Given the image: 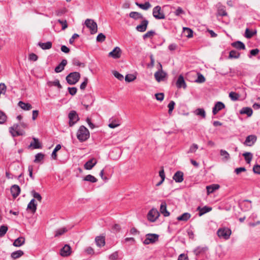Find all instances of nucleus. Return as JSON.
I'll list each match as a JSON object with an SVG mask.
<instances>
[{
	"mask_svg": "<svg viewBox=\"0 0 260 260\" xmlns=\"http://www.w3.org/2000/svg\"><path fill=\"white\" fill-rule=\"evenodd\" d=\"M90 136L88 129L84 126H81L77 133V137L80 142H84L87 140Z\"/></svg>",
	"mask_w": 260,
	"mask_h": 260,
	"instance_id": "obj_1",
	"label": "nucleus"
},
{
	"mask_svg": "<svg viewBox=\"0 0 260 260\" xmlns=\"http://www.w3.org/2000/svg\"><path fill=\"white\" fill-rule=\"evenodd\" d=\"M80 78V74L79 72H74L70 73L66 77L67 82L70 85H74L78 82Z\"/></svg>",
	"mask_w": 260,
	"mask_h": 260,
	"instance_id": "obj_2",
	"label": "nucleus"
},
{
	"mask_svg": "<svg viewBox=\"0 0 260 260\" xmlns=\"http://www.w3.org/2000/svg\"><path fill=\"white\" fill-rule=\"evenodd\" d=\"M9 132L13 137L25 135V132L20 129V125L18 124H14L12 126L9 128Z\"/></svg>",
	"mask_w": 260,
	"mask_h": 260,
	"instance_id": "obj_3",
	"label": "nucleus"
},
{
	"mask_svg": "<svg viewBox=\"0 0 260 260\" xmlns=\"http://www.w3.org/2000/svg\"><path fill=\"white\" fill-rule=\"evenodd\" d=\"M85 24L89 29L91 34H94L97 32L98 25L93 20L87 19L85 21Z\"/></svg>",
	"mask_w": 260,
	"mask_h": 260,
	"instance_id": "obj_4",
	"label": "nucleus"
},
{
	"mask_svg": "<svg viewBox=\"0 0 260 260\" xmlns=\"http://www.w3.org/2000/svg\"><path fill=\"white\" fill-rule=\"evenodd\" d=\"M231 233V230L227 228L219 229L217 232L218 236L225 240H228L230 238Z\"/></svg>",
	"mask_w": 260,
	"mask_h": 260,
	"instance_id": "obj_5",
	"label": "nucleus"
},
{
	"mask_svg": "<svg viewBox=\"0 0 260 260\" xmlns=\"http://www.w3.org/2000/svg\"><path fill=\"white\" fill-rule=\"evenodd\" d=\"M159 69L154 74V77L158 82L164 81L167 76V74L162 71V66L160 63H159Z\"/></svg>",
	"mask_w": 260,
	"mask_h": 260,
	"instance_id": "obj_6",
	"label": "nucleus"
},
{
	"mask_svg": "<svg viewBox=\"0 0 260 260\" xmlns=\"http://www.w3.org/2000/svg\"><path fill=\"white\" fill-rule=\"evenodd\" d=\"M152 14L156 19H164L165 18V15L161 11V7L159 6H157L153 9Z\"/></svg>",
	"mask_w": 260,
	"mask_h": 260,
	"instance_id": "obj_7",
	"label": "nucleus"
},
{
	"mask_svg": "<svg viewBox=\"0 0 260 260\" xmlns=\"http://www.w3.org/2000/svg\"><path fill=\"white\" fill-rule=\"evenodd\" d=\"M146 239L143 243L146 245L153 243L158 239V235L155 234H148L146 235Z\"/></svg>",
	"mask_w": 260,
	"mask_h": 260,
	"instance_id": "obj_8",
	"label": "nucleus"
},
{
	"mask_svg": "<svg viewBox=\"0 0 260 260\" xmlns=\"http://www.w3.org/2000/svg\"><path fill=\"white\" fill-rule=\"evenodd\" d=\"M69 118V125L73 126L79 119L78 114L75 111H71L68 115Z\"/></svg>",
	"mask_w": 260,
	"mask_h": 260,
	"instance_id": "obj_9",
	"label": "nucleus"
},
{
	"mask_svg": "<svg viewBox=\"0 0 260 260\" xmlns=\"http://www.w3.org/2000/svg\"><path fill=\"white\" fill-rule=\"evenodd\" d=\"M159 212L156 209H152L149 211L147 214V218L150 222H154L159 217Z\"/></svg>",
	"mask_w": 260,
	"mask_h": 260,
	"instance_id": "obj_10",
	"label": "nucleus"
},
{
	"mask_svg": "<svg viewBox=\"0 0 260 260\" xmlns=\"http://www.w3.org/2000/svg\"><path fill=\"white\" fill-rule=\"evenodd\" d=\"M257 140V137L254 135L248 136L245 139L244 144L246 146H251Z\"/></svg>",
	"mask_w": 260,
	"mask_h": 260,
	"instance_id": "obj_11",
	"label": "nucleus"
},
{
	"mask_svg": "<svg viewBox=\"0 0 260 260\" xmlns=\"http://www.w3.org/2000/svg\"><path fill=\"white\" fill-rule=\"evenodd\" d=\"M121 50L118 47H116L110 52L109 53V56L112 57L114 59L119 58L121 55Z\"/></svg>",
	"mask_w": 260,
	"mask_h": 260,
	"instance_id": "obj_12",
	"label": "nucleus"
},
{
	"mask_svg": "<svg viewBox=\"0 0 260 260\" xmlns=\"http://www.w3.org/2000/svg\"><path fill=\"white\" fill-rule=\"evenodd\" d=\"M225 108L224 104L221 102H217L215 104L212 109V113L214 115L217 114V113L222 109Z\"/></svg>",
	"mask_w": 260,
	"mask_h": 260,
	"instance_id": "obj_13",
	"label": "nucleus"
},
{
	"mask_svg": "<svg viewBox=\"0 0 260 260\" xmlns=\"http://www.w3.org/2000/svg\"><path fill=\"white\" fill-rule=\"evenodd\" d=\"M148 23L149 22L147 20H143L140 24L137 26L136 30L140 32H144L147 29Z\"/></svg>",
	"mask_w": 260,
	"mask_h": 260,
	"instance_id": "obj_14",
	"label": "nucleus"
},
{
	"mask_svg": "<svg viewBox=\"0 0 260 260\" xmlns=\"http://www.w3.org/2000/svg\"><path fill=\"white\" fill-rule=\"evenodd\" d=\"M71 253V248L69 245H65L60 251V254L61 256L66 257L70 255Z\"/></svg>",
	"mask_w": 260,
	"mask_h": 260,
	"instance_id": "obj_15",
	"label": "nucleus"
},
{
	"mask_svg": "<svg viewBox=\"0 0 260 260\" xmlns=\"http://www.w3.org/2000/svg\"><path fill=\"white\" fill-rule=\"evenodd\" d=\"M35 199H32L27 205V210L34 214L37 210V204L35 203Z\"/></svg>",
	"mask_w": 260,
	"mask_h": 260,
	"instance_id": "obj_16",
	"label": "nucleus"
},
{
	"mask_svg": "<svg viewBox=\"0 0 260 260\" xmlns=\"http://www.w3.org/2000/svg\"><path fill=\"white\" fill-rule=\"evenodd\" d=\"M97 163L95 158H92L88 160L84 165V169L86 170H91Z\"/></svg>",
	"mask_w": 260,
	"mask_h": 260,
	"instance_id": "obj_17",
	"label": "nucleus"
},
{
	"mask_svg": "<svg viewBox=\"0 0 260 260\" xmlns=\"http://www.w3.org/2000/svg\"><path fill=\"white\" fill-rule=\"evenodd\" d=\"M20 188L17 185H13L11 188V192L13 197L15 199L17 198L20 192Z\"/></svg>",
	"mask_w": 260,
	"mask_h": 260,
	"instance_id": "obj_18",
	"label": "nucleus"
},
{
	"mask_svg": "<svg viewBox=\"0 0 260 260\" xmlns=\"http://www.w3.org/2000/svg\"><path fill=\"white\" fill-rule=\"evenodd\" d=\"M176 86L178 88H183L184 89L186 88V84L184 81V78L182 75H180L177 79L176 82Z\"/></svg>",
	"mask_w": 260,
	"mask_h": 260,
	"instance_id": "obj_19",
	"label": "nucleus"
},
{
	"mask_svg": "<svg viewBox=\"0 0 260 260\" xmlns=\"http://www.w3.org/2000/svg\"><path fill=\"white\" fill-rule=\"evenodd\" d=\"M176 182L180 183L183 181V173L178 171L176 172L173 177Z\"/></svg>",
	"mask_w": 260,
	"mask_h": 260,
	"instance_id": "obj_20",
	"label": "nucleus"
},
{
	"mask_svg": "<svg viewBox=\"0 0 260 260\" xmlns=\"http://www.w3.org/2000/svg\"><path fill=\"white\" fill-rule=\"evenodd\" d=\"M160 212L166 217L170 215V212L167 210V204L165 201H161L160 207Z\"/></svg>",
	"mask_w": 260,
	"mask_h": 260,
	"instance_id": "obj_21",
	"label": "nucleus"
},
{
	"mask_svg": "<svg viewBox=\"0 0 260 260\" xmlns=\"http://www.w3.org/2000/svg\"><path fill=\"white\" fill-rule=\"evenodd\" d=\"M212 208L211 207L208 206H204V207L202 208L201 207H198L197 208V211H199V215L200 216H202L204 214L209 212L212 210Z\"/></svg>",
	"mask_w": 260,
	"mask_h": 260,
	"instance_id": "obj_22",
	"label": "nucleus"
},
{
	"mask_svg": "<svg viewBox=\"0 0 260 260\" xmlns=\"http://www.w3.org/2000/svg\"><path fill=\"white\" fill-rule=\"evenodd\" d=\"M67 64V60L66 59L62 60L61 62L55 67L54 71L57 73L61 72L64 70V67Z\"/></svg>",
	"mask_w": 260,
	"mask_h": 260,
	"instance_id": "obj_23",
	"label": "nucleus"
},
{
	"mask_svg": "<svg viewBox=\"0 0 260 260\" xmlns=\"http://www.w3.org/2000/svg\"><path fill=\"white\" fill-rule=\"evenodd\" d=\"M33 142H31L29 147H32L33 149H39L42 148V145L39 142V140L36 138H33Z\"/></svg>",
	"mask_w": 260,
	"mask_h": 260,
	"instance_id": "obj_24",
	"label": "nucleus"
},
{
	"mask_svg": "<svg viewBox=\"0 0 260 260\" xmlns=\"http://www.w3.org/2000/svg\"><path fill=\"white\" fill-rule=\"evenodd\" d=\"M96 244L99 247L104 246L105 245V239L103 236H98L95 239Z\"/></svg>",
	"mask_w": 260,
	"mask_h": 260,
	"instance_id": "obj_25",
	"label": "nucleus"
},
{
	"mask_svg": "<svg viewBox=\"0 0 260 260\" xmlns=\"http://www.w3.org/2000/svg\"><path fill=\"white\" fill-rule=\"evenodd\" d=\"M18 105L23 110L28 111L32 109V106L29 103H25L22 101L19 102Z\"/></svg>",
	"mask_w": 260,
	"mask_h": 260,
	"instance_id": "obj_26",
	"label": "nucleus"
},
{
	"mask_svg": "<svg viewBox=\"0 0 260 260\" xmlns=\"http://www.w3.org/2000/svg\"><path fill=\"white\" fill-rule=\"evenodd\" d=\"M232 46L239 50L245 49V46L243 43L241 41H236L232 43Z\"/></svg>",
	"mask_w": 260,
	"mask_h": 260,
	"instance_id": "obj_27",
	"label": "nucleus"
},
{
	"mask_svg": "<svg viewBox=\"0 0 260 260\" xmlns=\"http://www.w3.org/2000/svg\"><path fill=\"white\" fill-rule=\"evenodd\" d=\"M228 15L225 10V8L223 6H219L217 8V15L220 16H225Z\"/></svg>",
	"mask_w": 260,
	"mask_h": 260,
	"instance_id": "obj_28",
	"label": "nucleus"
},
{
	"mask_svg": "<svg viewBox=\"0 0 260 260\" xmlns=\"http://www.w3.org/2000/svg\"><path fill=\"white\" fill-rule=\"evenodd\" d=\"M24 243L25 238L23 237H20L14 241L13 245L15 247H20L23 245Z\"/></svg>",
	"mask_w": 260,
	"mask_h": 260,
	"instance_id": "obj_29",
	"label": "nucleus"
},
{
	"mask_svg": "<svg viewBox=\"0 0 260 260\" xmlns=\"http://www.w3.org/2000/svg\"><path fill=\"white\" fill-rule=\"evenodd\" d=\"M85 99L90 100V104H86L85 103H84V104H83V105L85 107L86 110H87L88 109V107L89 106H91L92 105V104L93 103V102L95 100V99L91 94H88V95H85Z\"/></svg>",
	"mask_w": 260,
	"mask_h": 260,
	"instance_id": "obj_30",
	"label": "nucleus"
},
{
	"mask_svg": "<svg viewBox=\"0 0 260 260\" xmlns=\"http://www.w3.org/2000/svg\"><path fill=\"white\" fill-rule=\"evenodd\" d=\"M38 46H39L43 50H47L51 48L52 44L50 41L47 42L46 43L39 42L38 43Z\"/></svg>",
	"mask_w": 260,
	"mask_h": 260,
	"instance_id": "obj_31",
	"label": "nucleus"
},
{
	"mask_svg": "<svg viewBox=\"0 0 260 260\" xmlns=\"http://www.w3.org/2000/svg\"><path fill=\"white\" fill-rule=\"evenodd\" d=\"M241 114H246L248 117L251 116L252 114L253 111L251 108L244 107L240 112Z\"/></svg>",
	"mask_w": 260,
	"mask_h": 260,
	"instance_id": "obj_32",
	"label": "nucleus"
},
{
	"mask_svg": "<svg viewBox=\"0 0 260 260\" xmlns=\"http://www.w3.org/2000/svg\"><path fill=\"white\" fill-rule=\"evenodd\" d=\"M68 231V230L66 227H63V228L58 229L54 232V233H55L54 237H59V236L62 235L63 234H64L65 233L67 232Z\"/></svg>",
	"mask_w": 260,
	"mask_h": 260,
	"instance_id": "obj_33",
	"label": "nucleus"
},
{
	"mask_svg": "<svg viewBox=\"0 0 260 260\" xmlns=\"http://www.w3.org/2000/svg\"><path fill=\"white\" fill-rule=\"evenodd\" d=\"M191 217V215L189 213H184L181 216L177 217V219L179 221H187Z\"/></svg>",
	"mask_w": 260,
	"mask_h": 260,
	"instance_id": "obj_34",
	"label": "nucleus"
},
{
	"mask_svg": "<svg viewBox=\"0 0 260 260\" xmlns=\"http://www.w3.org/2000/svg\"><path fill=\"white\" fill-rule=\"evenodd\" d=\"M129 16L131 18H133L135 20L143 18V15L141 13L137 12H131L129 13Z\"/></svg>",
	"mask_w": 260,
	"mask_h": 260,
	"instance_id": "obj_35",
	"label": "nucleus"
},
{
	"mask_svg": "<svg viewBox=\"0 0 260 260\" xmlns=\"http://www.w3.org/2000/svg\"><path fill=\"white\" fill-rule=\"evenodd\" d=\"M219 185L218 184H213L211 185L207 186L206 187L207 191L208 194L213 192L215 190L218 189Z\"/></svg>",
	"mask_w": 260,
	"mask_h": 260,
	"instance_id": "obj_36",
	"label": "nucleus"
},
{
	"mask_svg": "<svg viewBox=\"0 0 260 260\" xmlns=\"http://www.w3.org/2000/svg\"><path fill=\"white\" fill-rule=\"evenodd\" d=\"M136 5L138 7H139L140 8H141L143 10H148L151 6L150 4L148 2H145L144 4H139L137 2V3H136Z\"/></svg>",
	"mask_w": 260,
	"mask_h": 260,
	"instance_id": "obj_37",
	"label": "nucleus"
},
{
	"mask_svg": "<svg viewBox=\"0 0 260 260\" xmlns=\"http://www.w3.org/2000/svg\"><path fill=\"white\" fill-rule=\"evenodd\" d=\"M47 85L48 86L51 87L52 86H56L58 89L62 88V86L59 83V81L58 79L55 80L54 81H49L47 82Z\"/></svg>",
	"mask_w": 260,
	"mask_h": 260,
	"instance_id": "obj_38",
	"label": "nucleus"
},
{
	"mask_svg": "<svg viewBox=\"0 0 260 260\" xmlns=\"http://www.w3.org/2000/svg\"><path fill=\"white\" fill-rule=\"evenodd\" d=\"M24 254V252L23 251L19 250L16 251H14L11 253V257L13 259H16L22 255H23Z\"/></svg>",
	"mask_w": 260,
	"mask_h": 260,
	"instance_id": "obj_39",
	"label": "nucleus"
},
{
	"mask_svg": "<svg viewBox=\"0 0 260 260\" xmlns=\"http://www.w3.org/2000/svg\"><path fill=\"white\" fill-rule=\"evenodd\" d=\"M84 181H88L91 183H95L97 182L98 179L91 175H86L83 179Z\"/></svg>",
	"mask_w": 260,
	"mask_h": 260,
	"instance_id": "obj_40",
	"label": "nucleus"
},
{
	"mask_svg": "<svg viewBox=\"0 0 260 260\" xmlns=\"http://www.w3.org/2000/svg\"><path fill=\"white\" fill-rule=\"evenodd\" d=\"M240 53L236 50H231L230 52L229 58H238L240 57Z\"/></svg>",
	"mask_w": 260,
	"mask_h": 260,
	"instance_id": "obj_41",
	"label": "nucleus"
},
{
	"mask_svg": "<svg viewBox=\"0 0 260 260\" xmlns=\"http://www.w3.org/2000/svg\"><path fill=\"white\" fill-rule=\"evenodd\" d=\"M245 161L247 164H250L252 158V154L250 152H245L243 154Z\"/></svg>",
	"mask_w": 260,
	"mask_h": 260,
	"instance_id": "obj_42",
	"label": "nucleus"
},
{
	"mask_svg": "<svg viewBox=\"0 0 260 260\" xmlns=\"http://www.w3.org/2000/svg\"><path fill=\"white\" fill-rule=\"evenodd\" d=\"M184 33L185 34L186 37L190 38L193 37V31L189 28L184 27Z\"/></svg>",
	"mask_w": 260,
	"mask_h": 260,
	"instance_id": "obj_43",
	"label": "nucleus"
},
{
	"mask_svg": "<svg viewBox=\"0 0 260 260\" xmlns=\"http://www.w3.org/2000/svg\"><path fill=\"white\" fill-rule=\"evenodd\" d=\"M44 154L42 153H38L35 155V159L34 160V162L36 163H38L43 160L44 158Z\"/></svg>",
	"mask_w": 260,
	"mask_h": 260,
	"instance_id": "obj_44",
	"label": "nucleus"
},
{
	"mask_svg": "<svg viewBox=\"0 0 260 260\" xmlns=\"http://www.w3.org/2000/svg\"><path fill=\"white\" fill-rule=\"evenodd\" d=\"M229 97L232 101H236L239 100L240 95L235 92L232 91L229 93Z\"/></svg>",
	"mask_w": 260,
	"mask_h": 260,
	"instance_id": "obj_45",
	"label": "nucleus"
},
{
	"mask_svg": "<svg viewBox=\"0 0 260 260\" xmlns=\"http://www.w3.org/2000/svg\"><path fill=\"white\" fill-rule=\"evenodd\" d=\"M31 194L33 196L34 199H36L38 201L41 202L42 198L40 193L37 192L35 190L31 191Z\"/></svg>",
	"mask_w": 260,
	"mask_h": 260,
	"instance_id": "obj_46",
	"label": "nucleus"
},
{
	"mask_svg": "<svg viewBox=\"0 0 260 260\" xmlns=\"http://www.w3.org/2000/svg\"><path fill=\"white\" fill-rule=\"evenodd\" d=\"M61 148V145L60 144H57L55 148H54V149L53 150L52 153V154H51V156H52V157L54 159H57V154H56V152L58 151V150H59Z\"/></svg>",
	"mask_w": 260,
	"mask_h": 260,
	"instance_id": "obj_47",
	"label": "nucleus"
},
{
	"mask_svg": "<svg viewBox=\"0 0 260 260\" xmlns=\"http://www.w3.org/2000/svg\"><path fill=\"white\" fill-rule=\"evenodd\" d=\"M205 251H206L205 248L198 247L194 250L193 252H194V253L197 256H198L203 253H204L205 252Z\"/></svg>",
	"mask_w": 260,
	"mask_h": 260,
	"instance_id": "obj_48",
	"label": "nucleus"
},
{
	"mask_svg": "<svg viewBox=\"0 0 260 260\" xmlns=\"http://www.w3.org/2000/svg\"><path fill=\"white\" fill-rule=\"evenodd\" d=\"M220 154L221 156H222L224 157L223 158L225 160H228L230 158V156L229 153L226 151H225L224 150L221 149L220 150Z\"/></svg>",
	"mask_w": 260,
	"mask_h": 260,
	"instance_id": "obj_49",
	"label": "nucleus"
},
{
	"mask_svg": "<svg viewBox=\"0 0 260 260\" xmlns=\"http://www.w3.org/2000/svg\"><path fill=\"white\" fill-rule=\"evenodd\" d=\"M8 228L7 225H3L0 226V237L4 236L8 231Z\"/></svg>",
	"mask_w": 260,
	"mask_h": 260,
	"instance_id": "obj_50",
	"label": "nucleus"
},
{
	"mask_svg": "<svg viewBox=\"0 0 260 260\" xmlns=\"http://www.w3.org/2000/svg\"><path fill=\"white\" fill-rule=\"evenodd\" d=\"M155 34V31L151 30L147 31L145 34H144L143 36V38L144 39H146L147 38H151Z\"/></svg>",
	"mask_w": 260,
	"mask_h": 260,
	"instance_id": "obj_51",
	"label": "nucleus"
},
{
	"mask_svg": "<svg viewBox=\"0 0 260 260\" xmlns=\"http://www.w3.org/2000/svg\"><path fill=\"white\" fill-rule=\"evenodd\" d=\"M196 114L197 115L201 116L203 118L206 117V113L203 109L199 108L196 110Z\"/></svg>",
	"mask_w": 260,
	"mask_h": 260,
	"instance_id": "obj_52",
	"label": "nucleus"
},
{
	"mask_svg": "<svg viewBox=\"0 0 260 260\" xmlns=\"http://www.w3.org/2000/svg\"><path fill=\"white\" fill-rule=\"evenodd\" d=\"M7 116L5 113L0 111V124H3L7 120Z\"/></svg>",
	"mask_w": 260,
	"mask_h": 260,
	"instance_id": "obj_53",
	"label": "nucleus"
},
{
	"mask_svg": "<svg viewBox=\"0 0 260 260\" xmlns=\"http://www.w3.org/2000/svg\"><path fill=\"white\" fill-rule=\"evenodd\" d=\"M198 145L196 144H193L189 148V149L187 151V153H194L198 149Z\"/></svg>",
	"mask_w": 260,
	"mask_h": 260,
	"instance_id": "obj_54",
	"label": "nucleus"
},
{
	"mask_svg": "<svg viewBox=\"0 0 260 260\" xmlns=\"http://www.w3.org/2000/svg\"><path fill=\"white\" fill-rule=\"evenodd\" d=\"M175 105V103L173 101H171L170 102L168 105V107L169 108L168 112L170 114L172 113V111L174 108V106Z\"/></svg>",
	"mask_w": 260,
	"mask_h": 260,
	"instance_id": "obj_55",
	"label": "nucleus"
},
{
	"mask_svg": "<svg viewBox=\"0 0 260 260\" xmlns=\"http://www.w3.org/2000/svg\"><path fill=\"white\" fill-rule=\"evenodd\" d=\"M136 78V76L133 74H128L125 77V80L126 82H132Z\"/></svg>",
	"mask_w": 260,
	"mask_h": 260,
	"instance_id": "obj_56",
	"label": "nucleus"
},
{
	"mask_svg": "<svg viewBox=\"0 0 260 260\" xmlns=\"http://www.w3.org/2000/svg\"><path fill=\"white\" fill-rule=\"evenodd\" d=\"M106 39V36L103 34H99L96 37V41L99 42H103Z\"/></svg>",
	"mask_w": 260,
	"mask_h": 260,
	"instance_id": "obj_57",
	"label": "nucleus"
},
{
	"mask_svg": "<svg viewBox=\"0 0 260 260\" xmlns=\"http://www.w3.org/2000/svg\"><path fill=\"white\" fill-rule=\"evenodd\" d=\"M120 125L119 122L116 120H112V121L109 124L108 126L112 128H114Z\"/></svg>",
	"mask_w": 260,
	"mask_h": 260,
	"instance_id": "obj_58",
	"label": "nucleus"
},
{
	"mask_svg": "<svg viewBox=\"0 0 260 260\" xmlns=\"http://www.w3.org/2000/svg\"><path fill=\"white\" fill-rule=\"evenodd\" d=\"M184 14V11L181 7H178L176 10L174 12V14L177 16H179L181 14Z\"/></svg>",
	"mask_w": 260,
	"mask_h": 260,
	"instance_id": "obj_59",
	"label": "nucleus"
},
{
	"mask_svg": "<svg viewBox=\"0 0 260 260\" xmlns=\"http://www.w3.org/2000/svg\"><path fill=\"white\" fill-rule=\"evenodd\" d=\"M205 81V78L203 75L199 74L198 78L196 79V82L198 83H203Z\"/></svg>",
	"mask_w": 260,
	"mask_h": 260,
	"instance_id": "obj_60",
	"label": "nucleus"
},
{
	"mask_svg": "<svg viewBox=\"0 0 260 260\" xmlns=\"http://www.w3.org/2000/svg\"><path fill=\"white\" fill-rule=\"evenodd\" d=\"M254 33L250 30L248 28H246L245 30V37L249 39L251 38L253 36Z\"/></svg>",
	"mask_w": 260,
	"mask_h": 260,
	"instance_id": "obj_61",
	"label": "nucleus"
},
{
	"mask_svg": "<svg viewBox=\"0 0 260 260\" xmlns=\"http://www.w3.org/2000/svg\"><path fill=\"white\" fill-rule=\"evenodd\" d=\"M58 22L61 24L62 25V29L64 30L68 27V24L66 20H61L60 19L58 20Z\"/></svg>",
	"mask_w": 260,
	"mask_h": 260,
	"instance_id": "obj_62",
	"label": "nucleus"
},
{
	"mask_svg": "<svg viewBox=\"0 0 260 260\" xmlns=\"http://www.w3.org/2000/svg\"><path fill=\"white\" fill-rule=\"evenodd\" d=\"M68 91L69 93L72 95H74L76 94L77 89L76 87H68Z\"/></svg>",
	"mask_w": 260,
	"mask_h": 260,
	"instance_id": "obj_63",
	"label": "nucleus"
},
{
	"mask_svg": "<svg viewBox=\"0 0 260 260\" xmlns=\"http://www.w3.org/2000/svg\"><path fill=\"white\" fill-rule=\"evenodd\" d=\"M253 171L254 173L257 174H260V165H254L253 167Z\"/></svg>",
	"mask_w": 260,
	"mask_h": 260,
	"instance_id": "obj_64",
	"label": "nucleus"
}]
</instances>
